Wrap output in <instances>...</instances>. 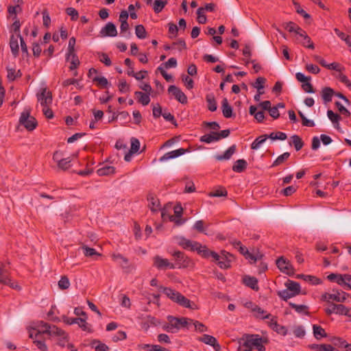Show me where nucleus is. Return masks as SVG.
Wrapping results in <instances>:
<instances>
[{"label":"nucleus","mask_w":351,"mask_h":351,"mask_svg":"<svg viewBox=\"0 0 351 351\" xmlns=\"http://www.w3.org/2000/svg\"><path fill=\"white\" fill-rule=\"evenodd\" d=\"M167 320L168 322L162 326L163 330L168 332H177L180 330L179 317L169 315L167 317Z\"/></svg>","instance_id":"nucleus-9"},{"label":"nucleus","mask_w":351,"mask_h":351,"mask_svg":"<svg viewBox=\"0 0 351 351\" xmlns=\"http://www.w3.org/2000/svg\"><path fill=\"white\" fill-rule=\"evenodd\" d=\"M327 115L328 119L332 121V123H335V122H339L341 119V116L337 113H335L331 110H328L327 111Z\"/></svg>","instance_id":"nucleus-56"},{"label":"nucleus","mask_w":351,"mask_h":351,"mask_svg":"<svg viewBox=\"0 0 351 351\" xmlns=\"http://www.w3.org/2000/svg\"><path fill=\"white\" fill-rule=\"evenodd\" d=\"M243 343L241 346L244 351H251L256 348L258 351H264L265 347L263 346V339L258 335L245 334L241 339Z\"/></svg>","instance_id":"nucleus-1"},{"label":"nucleus","mask_w":351,"mask_h":351,"mask_svg":"<svg viewBox=\"0 0 351 351\" xmlns=\"http://www.w3.org/2000/svg\"><path fill=\"white\" fill-rule=\"evenodd\" d=\"M172 256L175 258L176 267L178 268H186L191 264V261L185 254L180 251H175Z\"/></svg>","instance_id":"nucleus-7"},{"label":"nucleus","mask_w":351,"mask_h":351,"mask_svg":"<svg viewBox=\"0 0 351 351\" xmlns=\"http://www.w3.org/2000/svg\"><path fill=\"white\" fill-rule=\"evenodd\" d=\"M335 314L344 315L351 317V310L343 304H335Z\"/></svg>","instance_id":"nucleus-35"},{"label":"nucleus","mask_w":351,"mask_h":351,"mask_svg":"<svg viewBox=\"0 0 351 351\" xmlns=\"http://www.w3.org/2000/svg\"><path fill=\"white\" fill-rule=\"evenodd\" d=\"M153 265L158 269H165L167 268L175 269L176 265L170 263L168 259L163 258L160 256H155L153 258Z\"/></svg>","instance_id":"nucleus-13"},{"label":"nucleus","mask_w":351,"mask_h":351,"mask_svg":"<svg viewBox=\"0 0 351 351\" xmlns=\"http://www.w3.org/2000/svg\"><path fill=\"white\" fill-rule=\"evenodd\" d=\"M177 304L179 305L184 306L185 308H188L190 309H197V306L193 302H191L188 298L184 296L182 294L180 295V298H177Z\"/></svg>","instance_id":"nucleus-22"},{"label":"nucleus","mask_w":351,"mask_h":351,"mask_svg":"<svg viewBox=\"0 0 351 351\" xmlns=\"http://www.w3.org/2000/svg\"><path fill=\"white\" fill-rule=\"evenodd\" d=\"M182 80L184 82L186 87L191 90L194 86V82L193 80L189 77L188 75H182Z\"/></svg>","instance_id":"nucleus-57"},{"label":"nucleus","mask_w":351,"mask_h":351,"mask_svg":"<svg viewBox=\"0 0 351 351\" xmlns=\"http://www.w3.org/2000/svg\"><path fill=\"white\" fill-rule=\"evenodd\" d=\"M198 254L206 258H208L210 256L213 257L214 259H217L219 258L217 253L210 250L206 245H202L198 251Z\"/></svg>","instance_id":"nucleus-24"},{"label":"nucleus","mask_w":351,"mask_h":351,"mask_svg":"<svg viewBox=\"0 0 351 351\" xmlns=\"http://www.w3.org/2000/svg\"><path fill=\"white\" fill-rule=\"evenodd\" d=\"M253 311L257 313L256 317L258 318L268 319L271 316L270 314H267L264 315L265 313V311L261 308L258 307V306L253 308Z\"/></svg>","instance_id":"nucleus-58"},{"label":"nucleus","mask_w":351,"mask_h":351,"mask_svg":"<svg viewBox=\"0 0 351 351\" xmlns=\"http://www.w3.org/2000/svg\"><path fill=\"white\" fill-rule=\"evenodd\" d=\"M199 341L203 342L205 344L212 346L215 351H219L221 350V346L217 343L215 337L209 335H203L199 337Z\"/></svg>","instance_id":"nucleus-14"},{"label":"nucleus","mask_w":351,"mask_h":351,"mask_svg":"<svg viewBox=\"0 0 351 351\" xmlns=\"http://www.w3.org/2000/svg\"><path fill=\"white\" fill-rule=\"evenodd\" d=\"M21 38H22L21 35L20 34H17L16 35H11L10 38V47L14 57L18 56L19 53L18 39L19 38L21 40Z\"/></svg>","instance_id":"nucleus-15"},{"label":"nucleus","mask_w":351,"mask_h":351,"mask_svg":"<svg viewBox=\"0 0 351 351\" xmlns=\"http://www.w3.org/2000/svg\"><path fill=\"white\" fill-rule=\"evenodd\" d=\"M53 160L57 163L58 169L66 171L71 167L70 158H62V154L59 152H56L53 155Z\"/></svg>","instance_id":"nucleus-10"},{"label":"nucleus","mask_w":351,"mask_h":351,"mask_svg":"<svg viewBox=\"0 0 351 351\" xmlns=\"http://www.w3.org/2000/svg\"><path fill=\"white\" fill-rule=\"evenodd\" d=\"M289 304L291 308H294L295 311L298 312V313H304L306 315L308 314V306L306 305H298L293 302H289Z\"/></svg>","instance_id":"nucleus-42"},{"label":"nucleus","mask_w":351,"mask_h":351,"mask_svg":"<svg viewBox=\"0 0 351 351\" xmlns=\"http://www.w3.org/2000/svg\"><path fill=\"white\" fill-rule=\"evenodd\" d=\"M313 335L317 339H320L323 337H326L327 334L325 330L320 326L313 325Z\"/></svg>","instance_id":"nucleus-36"},{"label":"nucleus","mask_w":351,"mask_h":351,"mask_svg":"<svg viewBox=\"0 0 351 351\" xmlns=\"http://www.w3.org/2000/svg\"><path fill=\"white\" fill-rule=\"evenodd\" d=\"M135 34L140 39L147 37V32L143 25H138L135 27Z\"/></svg>","instance_id":"nucleus-44"},{"label":"nucleus","mask_w":351,"mask_h":351,"mask_svg":"<svg viewBox=\"0 0 351 351\" xmlns=\"http://www.w3.org/2000/svg\"><path fill=\"white\" fill-rule=\"evenodd\" d=\"M298 277L304 279L305 281L310 282L312 285H319L322 283V280L314 276L301 274L298 275Z\"/></svg>","instance_id":"nucleus-40"},{"label":"nucleus","mask_w":351,"mask_h":351,"mask_svg":"<svg viewBox=\"0 0 351 351\" xmlns=\"http://www.w3.org/2000/svg\"><path fill=\"white\" fill-rule=\"evenodd\" d=\"M276 265L278 268L283 273L292 276L294 274V269L290 262L285 258L283 256H280L276 260Z\"/></svg>","instance_id":"nucleus-8"},{"label":"nucleus","mask_w":351,"mask_h":351,"mask_svg":"<svg viewBox=\"0 0 351 351\" xmlns=\"http://www.w3.org/2000/svg\"><path fill=\"white\" fill-rule=\"evenodd\" d=\"M58 287L62 290H65L69 289L70 287V281L67 276H62L60 280L58 281Z\"/></svg>","instance_id":"nucleus-46"},{"label":"nucleus","mask_w":351,"mask_h":351,"mask_svg":"<svg viewBox=\"0 0 351 351\" xmlns=\"http://www.w3.org/2000/svg\"><path fill=\"white\" fill-rule=\"evenodd\" d=\"M335 340V344H338L341 347L346 348V351H351V344L348 343L346 341H343L340 338H336Z\"/></svg>","instance_id":"nucleus-63"},{"label":"nucleus","mask_w":351,"mask_h":351,"mask_svg":"<svg viewBox=\"0 0 351 351\" xmlns=\"http://www.w3.org/2000/svg\"><path fill=\"white\" fill-rule=\"evenodd\" d=\"M293 332L296 337L302 338L305 335V330L302 326L294 327Z\"/></svg>","instance_id":"nucleus-60"},{"label":"nucleus","mask_w":351,"mask_h":351,"mask_svg":"<svg viewBox=\"0 0 351 351\" xmlns=\"http://www.w3.org/2000/svg\"><path fill=\"white\" fill-rule=\"evenodd\" d=\"M204 9L203 8H199L197 10V22L200 24H205L207 21V19L205 14H204Z\"/></svg>","instance_id":"nucleus-50"},{"label":"nucleus","mask_w":351,"mask_h":351,"mask_svg":"<svg viewBox=\"0 0 351 351\" xmlns=\"http://www.w3.org/2000/svg\"><path fill=\"white\" fill-rule=\"evenodd\" d=\"M71 57V66L69 69L71 70L75 69L77 66L80 64V60L75 54V53L67 54L66 59L69 60V58Z\"/></svg>","instance_id":"nucleus-43"},{"label":"nucleus","mask_w":351,"mask_h":351,"mask_svg":"<svg viewBox=\"0 0 351 351\" xmlns=\"http://www.w3.org/2000/svg\"><path fill=\"white\" fill-rule=\"evenodd\" d=\"M266 79L263 77H258L256 82L252 84V86L258 90V91L261 90L264 88L263 84L265 83Z\"/></svg>","instance_id":"nucleus-52"},{"label":"nucleus","mask_w":351,"mask_h":351,"mask_svg":"<svg viewBox=\"0 0 351 351\" xmlns=\"http://www.w3.org/2000/svg\"><path fill=\"white\" fill-rule=\"evenodd\" d=\"M219 138L217 136V132H213L209 134H206L200 137V141L210 143L214 141H218Z\"/></svg>","instance_id":"nucleus-33"},{"label":"nucleus","mask_w":351,"mask_h":351,"mask_svg":"<svg viewBox=\"0 0 351 351\" xmlns=\"http://www.w3.org/2000/svg\"><path fill=\"white\" fill-rule=\"evenodd\" d=\"M222 113L224 117L230 118L232 116V108L228 104V99L224 98L222 101Z\"/></svg>","instance_id":"nucleus-29"},{"label":"nucleus","mask_w":351,"mask_h":351,"mask_svg":"<svg viewBox=\"0 0 351 351\" xmlns=\"http://www.w3.org/2000/svg\"><path fill=\"white\" fill-rule=\"evenodd\" d=\"M218 256L219 258L214 260L217 261L220 268L228 269L230 267V263L234 260V256L232 254L225 250H222Z\"/></svg>","instance_id":"nucleus-4"},{"label":"nucleus","mask_w":351,"mask_h":351,"mask_svg":"<svg viewBox=\"0 0 351 351\" xmlns=\"http://www.w3.org/2000/svg\"><path fill=\"white\" fill-rule=\"evenodd\" d=\"M322 98L325 104L332 101V97L335 95V90L330 87H324L320 92Z\"/></svg>","instance_id":"nucleus-19"},{"label":"nucleus","mask_w":351,"mask_h":351,"mask_svg":"<svg viewBox=\"0 0 351 351\" xmlns=\"http://www.w3.org/2000/svg\"><path fill=\"white\" fill-rule=\"evenodd\" d=\"M135 95L138 97V101L143 106H147L150 102L149 95L141 91H136Z\"/></svg>","instance_id":"nucleus-32"},{"label":"nucleus","mask_w":351,"mask_h":351,"mask_svg":"<svg viewBox=\"0 0 351 351\" xmlns=\"http://www.w3.org/2000/svg\"><path fill=\"white\" fill-rule=\"evenodd\" d=\"M19 123L28 131L34 130L38 125L36 119L30 115L29 110H25L21 113Z\"/></svg>","instance_id":"nucleus-2"},{"label":"nucleus","mask_w":351,"mask_h":351,"mask_svg":"<svg viewBox=\"0 0 351 351\" xmlns=\"http://www.w3.org/2000/svg\"><path fill=\"white\" fill-rule=\"evenodd\" d=\"M292 144L294 146L296 151L300 150L303 145L304 143L302 138L298 135H293L291 137Z\"/></svg>","instance_id":"nucleus-39"},{"label":"nucleus","mask_w":351,"mask_h":351,"mask_svg":"<svg viewBox=\"0 0 351 351\" xmlns=\"http://www.w3.org/2000/svg\"><path fill=\"white\" fill-rule=\"evenodd\" d=\"M237 149L236 145L230 146L222 155H217L215 156L217 160H229L232 156L235 153Z\"/></svg>","instance_id":"nucleus-26"},{"label":"nucleus","mask_w":351,"mask_h":351,"mask_svg":"<svg viewBox=\"0 0 351 351\" xmlns=\"http://www.w3.org/2000/svg\"><path fill=\"white\" fill-rule=\"evenodd\" d=\"M180 328H189V326L193 324L194 320L187 318V317H180Z\"/></svg>","instance_id":"nucleus-51"},{"label":"nucleus","mask_w":351,"mask_h":351,"mask_svg":"<svg viewBox=\"0 0 351 351\" xmlns=\"http://www.w3.org/2000/svg\"><path fill=\"white\" fill-rule=\"evenodd\" d=\"M287 288L295 295L300 293V285L298 282L289 280L286 283Z\"/></svg>","instance_id":"nucleus-30"},{"label":"nucleus","mask_w":351,"mask_h":351,"mask_svg":"<svg viewBox=\"0 0 351 351\" xmlns=\"http://www.w3.org/2000/svg\"><path fill=\"white\" fill-rule=\"evenodd\" d=\"M283 26L285 29H286L288 32H295V34L298 31V28L300 27L298 25L291 21L285 23V24H283Z\"/></svg>","instance_id":"nucleus-54"},{"label":"nucleus","mask_w":351,"mask_h":351,"mask_svg":"<svg viewBox=\"0 0 351 351\" xmlns=\"http://www.w3.org/2000/svg\"><path fill=\"white\" fill-rule=\"evenodd\" d=\"M51 324H49L46 322L40 321L37 325L38 330H37L36 332L35 333L36 337H38L41 334L48 335L49 334L48 331L50 329L49 327H51Z\"/></svg>","instance_id":"nucleus-27"},{"label":"nucleus","mask_w":351,"mask_h":351,"mask_svg":"<svg viewBox=\"0 0 351 351\" xmlns=\"http://www.w3.org/2000/svg\"><path fill=\"white\" fill-rule=\"evenodd\" d=\"M93 82H97L98 85L102 88H106L108 85V80L105 77L95 76L93 78Z\"/></svg>","instance_id":"nucleus-55"},{"label":"nucleus","mask_w":351,"mask_h":351,"mask_svg":"<svg viewBox=\"0 0 351 351\" xmlns=\"http://www.w3.org/2000/svg\"><path fill=\"white\" fill-rule=\"evenodd\" d=\"M310 348L316 351H335V348L329 344H312Z\"/></svg>","instance_id":"nucleus-31"},{"label":"nucleus","mask_w":351,"mask_h":351,"mask_svg":"<svg viewBox=\"0 0 351 351\" xmlns=\"http://www.w3.org/2000/svg\"><path fill=\"white\" fill-rule=\"evenodd\" d=\"M227 191L224 189H218L215 191L210 192L208 195L210 197H226L227 196Z\"/></svg>","instance_id":"nucleus-62"},{"label":"nucleus","mask_w":351,"mask_h":351,"mask_svg":"<svg viewBox=\"0 0 351 351\" xmlns=\"http://www.w3.org/2000/svg\"><path fill=\"white\" fill-rule=\"evenodd\" d=\"M188 150L184 148H180L169 152L166 153L160 159V162H163L169 159L176 158L184 154Z\"/></svg>","instance_id":"nucleus-16"},{"label":"nucleus","mask_w":351,"mask_h":351,"mask_svg":"<svg viewBox=\"0 0 351 351\" xmlns=\"http://www.w3.org/2000/svg\"><path fill=\"white\" fill-rule=\"evenodd\" d=\"M349 296V294L341 291L337 290L332 291V293H325L322 295V299L326 302H330V300H334L337 302H343Z\"/></svg>","instance_id":"nucleus-3"},{"label":"nucleus","mask_w":351,"mask_h":351,"mask_svg":"<svg viewBox=\"0 0 351 351\" xmlns=\"http://www.w3.org/2000/svg\"><path fill=\"white\" fill-rule=\"evenodd\" d=\"M247 163L244 159H239L232 166V170L237 173H241L247 168Z\"/></svg>","instance_id":"nucleus-28"},{"label":"nucleus","mask_w":351,"mask_h":351,"mask_svg":"<svg viewBox=\"0 0 351 351\" xmlns=\"http://www.w3.org/2000/svg\"><path fill=\"white\" fill-rule=\"evenodd\" d=\"M206 100L208 104V108L210 111L214 112L217 110V102L213 94H208L206 97Z\"/></svg>","instance_id":"nucleus-34"},{"label":"nucleus","mask_w":351,"mask_h":351,"mask_svg":"<svg viewBox=\"0 0 351 351\" xmlns=\"http://www.w3.org/2000/svg\"><path fill=\"white\" fill-rule=\"evenodd\" d=\"M115 168L112 166H105L99 169L97 171V173L99 176H109L114 173Z\"/></svg>","instance_id":"nucleus-37"},{"label":"nucleus","mask_w":351,"mask_h":351,"mask_svg":"<svg viewBox=\"0 0 351 351\" xmlns=\"http://www.w3.org/2000/svg\"><path fill=\"white\" fill-rule=\"evenodd\" d=\"M0 283L8 285L13 289H19V287L16 284L12 282L10 278H4L0 276Z\"/></svg>","instance_id":"nucleus-59"},{"label":"nucleus","mask_w":351,"mask_h":351,"mask_svg":"<svg viewBox=\"0 0 351 351\" xmlns=\"http://www.w3.org/2000/svg\"><path fill=\"white\" fill-rule=\"evenodd\" d=\"M100 33L103 36L114 37L117 35V30L114 24L109 22L101 29Z\"/></svg>","instance_id":"nucleus-17"},{"label":"nucleus","mask_w":351,"mask_h":351,"mask_svg":"<svg viewBox=\"0 0 351 351\" xmlns=\"http://www.w3.org/2000/svg\"><path fill=\"white\" fill-rule=\"evenodd\" d=\"M169 93H171L176 99L182 104L187 103V97L182 90L175 85H171L168 88Z\"/></svg>","instance_id":"nucleus-12"},{"label":"nucleus","mask_w":351,"mask_h":351,"mask_svg":"<svg viewBox=\"0 0 351 351\" xmlns=\"http://www.w3.org/2000/svg\"><path fill=\"white\" fill-rule=\"evenodd\" d=\"M267 139V134L261 135L257 137L251 144L252 149H257Z\"/></svg>","instance_id":"nucleus-38"},{"label":"nucleus","mask_w":351,"mask_h":351,"mask_svg":"<svg viewBox=\"0 0 351 351\" xmlns=\"http://www.w3.org/2000/svg\"><path fill=\"white\" fill-rule=\"evenodd\" d=\"M290 156V154L289 152H285L284 154L279 156L271 165V167H277L284 163Z\"/></svg>","instance_id":"nucleus-41"},{"label":"nucleus","mask_w":351,"mask_h":351,"mask_svg":"<svg viewBox=\"0 0 351 351\" xmlns=\"http://www.w3.org/2000/svg\"><path fill=\"white\" fill-rule=\"evenodd\" d=\"M167 3V0H155L154 3V10L156 13H159L162 11L164 7Z\"/></svg>","instance_id":"nucleus-48"},{"label":"nucleus","mask_w":351,"mask_h":351,"mask_svg":"<svg viewBox=\"0 0 351 351\" xmlns=\"http://www.w3.org/2000/svg\"><path fill=\"white\" fill-rule=\"evenodd\" d=\"M112 258L113 261L117 262L119 265L122 267V269L125 271V272H131L133 269V267L129 263V260L122 254H113L112 255Z\"/></svg>","instance_id":"nucleus-11"},{"label":"nucleus","mask_w":351,"mask_h":351,"mask_svg":"<svg viewBox=\"0 0 351 351\" xmlns=\"http://www.w3.org/2000/svg\"><path fill=\"white\" fill-rule=\"evenodd\" d=\"M82 249L84 250V255L88 257H91L95 255L97 256H101V254L96 252V250L94 248L89 247L86 245H83Z\"/></svg>","instance_id":"nucleus-49"},{"label":"nucleus","mask_w":351,"mask_h":351,"mask_svg":"<svg viewBox=\"0 0 351 351\" xmlns=\"http://www.w3.org/2000/svg\"><path fill=\"white\" fill-rule=\"evenodd\" d=\"M243 282L248 287L254 291L258 290V280L256 278L250 276H245L243 278Z\"/></svg>","instance_id":"nucleus-23"},{"label":"nucleus","mask_w":351,"mask_h":351,"mask_svg":"<svg viewBox=\"0 0 351 351\" xmlns=\"http://www.w3.org/2000/svg\"><path fill=\"white\" fill-rule=\"evenodd\" d=\"M269 326L277 333L285 336L287 335L288 330L285 326H281L277 323L276 320L271 319Z\"/></svg>","instance_id":"nucleus-25"},{"label":"nucleus","mask_w":351,"mask_h":351,"mask_svg":"<svg viewBox=\"0 0 351 351\" xmlns=\"http://www.w3.org/2000/svg\"><path fill=\"white\" fill-rule=\"evenodd\" d=\"M49 330L48 331L49 332V335H54V336H64L65 335V332L59 328L58 327H57L55 325H51V327H49Z\"/></svg>","instance_id":"nucleus-45"},{"label":"nucleus","mask_w":351,"mask_h":351,"mask_svg":"<svg viewBox=\"0 0 351 351\" xmlns=\"http://www.w3.org/2000/svg\"><path fill=\"white\" fill-rule=\"evenodd\" d=\"M36 97L43 107H47L52 103V93L46 87L41 88Z\"/></svg>","instance_id":"nucleus-5"},{"label":"nucleus","mask_w":351,"mask_h":351,"mask_svg":"<svg viewBox=\"0 0 351 351\" xmlns=\"http://www.w3.org/2000/svg\"><path fill=\"white\" fill-rule=\"evenodd\" d=\"M177 304L179 305L184 306L185 308H188L190 309H197V306L193 302H191L188 298L184 296L182 294L180 295V298H177Z\"/></svg>","instance_id":"nucleus-21"},{"label":"nucleus","mask_w":351,"mask_h":351,"mask_svg":"<svg viewBox=\"0 0 351 351\" xmlns=\"http://www.w3.org/2000/svg\"><path fill=\"white\" fill-rule=\"evenodd\" d=\"M62 320L63 322L68 325H71L73 324H75V325H77L84 330L87 331L88 332H91V329L88 326V323L86 321V318H69L66 315L62 316Z\"/></svg>","instance_id":"nucleus-6"},{"label":"nucleus","mask_w":351,"mask_h":351,"mask_svg":"<svg viewBox=\"0 0 351 351\" xmlns=\"http://www.w3.org/2000/svg\"><path fill=\"white\" fill-rule=\"evenodd\" d=\"M147 201L149 202L148 206L152 212H157L160 209V201L153 193L148 194Z\"/></svg>","instance_id":"nucleus-18"},{"label":"nucleus","mask_w":351,"mask_h":351,"mask_svg":"<svg viewBox=\"0 0 351 351\" xmlns=\"http://www.w3.org/2000/svg\"><path fill=\"white\" fill-rule=\"evenodd\" d=\"M118 87L121 93H126L130 91V86L125 80L120 81Z\"/></svg>","instance_id":"nucleus-64"},{"label":"nucleus","mask_w":351,"mask_h":351,"mask_svg":"<svg viewBox=\"0 0 351 351\" xmlns=\"http://www.w3.org/2000/svg\"><path fill=\"white\" fill-rule=\"evenodd\" d=\"M278 295L285 301H287L288 299L295 296V295L290 291L288 289L278 291Z\"/></svg>","instance_id":"nucleus-47"},{"label":"nucleus","mask_w":351,"mask_h":351,"mask_svg":"<svg viewBox=\"0 0 351 351\" xmlns=\"http://www.w3.org/2000/svg\"><path fill=\"white\" fill-rule=\"evenodd\" d=\"M160 290H161L170 300L174 302H177V298H180V295H181L180 292L169 287L161 286L160 287Z\"/></svg>","instance_id":"nucleus-20"},{"label":"nucleus","mask_w":351,"mask_h":351,"mask_svg":"<svg viewBox=\"0 0 351 351\" xmlns=\"http://www.w3.org/2000/svg\"><path fill=\"white\" fill-rule=\"evenodd\" d=\"M66 14L71 16L72 21H76L78 19V12L73 8H68L66 9Z\"/></svg>","instance_id":"nucleus-61"},{"label":"nucleus","mask_w":351,"mask_h":351,"mask_svg":"<svg viewBox=\"0 0 351 351\" xmlns=\"http://www.w3.org/2000/svg\"><path fill=\"white\" fill-rule=\"evenodd\" d=\"M131 141V152L137 153L140 149V142L139 141L134 137H132L130 139Z\"/></svg>","instance_id":"nucleus-53"}]
</instances>
